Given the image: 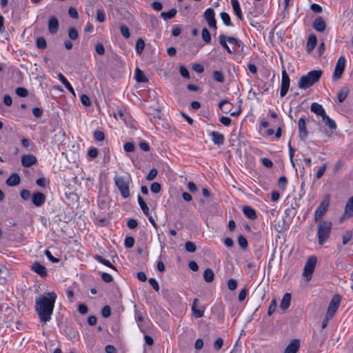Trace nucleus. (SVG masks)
<instances>
[{"instance_id": "nucleus-7", "label": "nucleus", "mask_w": 353, "mask_h": 353, "mask_svg": "<svg viewBox=\"0 0 353 353\" xmlns=\"http://www.w3.org/2000/svg\"><path fill=\"white\" fill-rule=\"evenodd\" d=\"M341 301V296L336 294L331 299L326 314L328 316H334L336 312Z\"/></svg>"}, {"instance_id": "nucleus-25", "label": "nucleus", "mask_w": 353, "mask_h": 353, "mask_svg": "<svg viewBox=\"0 0 353 353\" xmlns=\"http://www.w3.org/2000/svg\"><path fill=\"white\" fill-rule=\"evenodd\" d=\"M198 301V299H194L192 306V314L195 318L202 317L205 312L204 309L199 310L196 308Z\"/></svg>"}, {"instance_id": "nucleus-54", "label": "nucleus", "mask_w": 353, "mask_h": 353, "mask_svg": "<svg viewBox=\"0 0 353 353\" xmlns=\"http://www.w3.org/2000/svg\"><path fill=\"white\" fill-rule=\"evenodd\" d=\"M97 19L99 22H103L105 19V14L103 10H98L97 12Z\"/></svg>"}, {"instance_id": "nucleus-10", "label": "nucleus", "mask_w": 353, "mask_h": 353, "mask_svg": "<svg viewBox=\"0 0 353 353\" xmlns=\"http://www.w3.org/2000/svg\"><path fill=\"white\" fill-rule=\"evenodd\" d=\"M290 77L287 72L283 70L282 71V78H281V90H280V96L281 97H283L286 95L289 90L290 88Z\"/></svg>"}, {"instance_id": "nucleus-51", "label": "nucleus", "mask_w": 353, "mask_h": 353, "mask_svg": "<svg viewBox=\"0 0 353 353\" xmlns=\"http://www.w3.org/2000/svg\"><path fill=\"white\" fill-rule=\"evenodd\" d=\"M101 314L104 318H108L111 315V309L109 305H105L102 308Z\"/></svg>"}, {"instance_id": "nucleus-5", "label": "nucleus", "mask_w": 353, "mask_h": 353, "mask_svg": "<svg viewBox=\"0 0 353 353\" xmlns=\"http://www.w3.org/2000/svg\"><path fill=\"white\" fill-rule=\"evenodd\" d=\"M329 205H330V196L328 194H326L324 196L319 206L316 210V212L314 214V221L317 222L321 220V217L327 211Z\"/></svg>"}, {"instance_id": "nucleus-43", "label": "nucleus", "mask_w": 353, "mask_h": 353, "mask_svg": "<svg viewBox=\"0 0 353 353\" xmlns=\"http://www.w3.org/2000/svg\"><path fill=\"white\" fill-rule=\"evenodd\" d=\"M238 243H239V246L242 249L247 248L248 245L247 239L243 235L239 236V237H238Z\"/></svg>"}, {"instance_id": "nucleus-47", "label": "nucleus", "mask_w": 353, "mask_h": 353, "mask_svg": "<svg viewBox=\"0 0 353 353\" xmlns=\"http://www.w3.org/2000/svg\"><path fill=\"white\" fill-rule=\"evenodd\" d=\"M276 301L275 299H272L268 310V314L270 316L274 312L276 308Z\"/></svg>"}, {"instance_id": "nucleus-59", "label": "nucleus", "mask_w": 353, "mask_h": 353, "mask_svg": "<svg viewBox=\"0 0 353 353\" xmlns=\"http://www.w3.org/2000/svg\"><path fill=\"white\" fill-rule=\"evenodd\" d=\"M81 102L85 106H90L91 105V102H90V98L86 94H82L81 96Z\"/></svg>"}, {"instance_id": "nucleus-41", "label": "nucleus", "mask_w": 353, "mask_h": 353, "mask_svg": "<svg viewBox=\"0 0 353 353\" xmlns=\"http://www.w3.org/2000/svg\"><path fill=\"white\" fill-rule=\"evenodd\" d=\"M185 249L188 252H194L196 250V246L194 243L192 241H187L185 244Z\"/></svg>"}, {"instance_id": "nucleus-40", "label": "nucleus", "mask_w": 353, "mask_h": 353, "mask_svg": "<svg viewBox=\"0 0 353 353\" xmlns=\"http://www.w3.org/2000/svg\"><path fill=\"white\" fill-rule=\"evenodd\" d=\"M213 78L214 79L219 82V83H223L224 81V76L222 72L220 71H214L213 72Z\"/></svg>"}, {"instance_id": "nucleus-62", "label": "nucleus", "mask_w": 353, "mask_h": 353, "mask_svg": "<svg viewBox=\"0 0 353 353\" xmlns=\"http://www.w3.org/2000/svg\"><path fill=\"white\" fill-rule=\"evenodd\" d=\"M45 254L48 259V260L52 263H57L59 261V259L58 258L53 256L52 253L48 250L45 251Z\"/></svg>"}, {"instance_id": "nucleus-8", "label": "nucleus", "mask_w": 353, "mask_h": 353, "mask_svg": "<svg viewBox=\"0 0 353 353\" xmlns=\"http://www.w3.org/2000/svg\"><path fill=\"white\" fill-rule=\"evenodd\" d=\"M345 61V58L343 56H341L339 58L335 65L334 74L332 76L333 80L336 81L341 78L344 72Z\"/></svg>"}, {"instance_id": "nucleus-3", "label": "nucleus", "mask_w": 353, "mask_h": 353, "mask_svg": "<svg viewBox=\"0 0 353 353\" xmlns=\"http://www.w3.org/2000/svg\"><path fill=\"white\" fill-rule=\"evenodd\" d=\"M317 238L318 243L322 245L330 237L332 223L329 221L320 220L318 221Z\"/></svg>"}, {"instance_id": "nucleus-53", "label": "nucleus", "mask_w": 353, "mask_h": 353, "mask_svg": "<svg viewBox=\"0 0 353 353\" xmlns=\"http://www.w3.org/2000/svg\"><path fill=\"white\" fill-rule=\"evenodd\" d=\"M94 138L97 141H101L105 139L104 133L102 131L96 130L94 132Z\"/></svg>"}, {"instance_id": "nucleus-37", "label": "nucleus", "mask_w": 353, "mask_h": 353, "mask_svg": "<svg viewBox=\"0 0 353 353\" xmlns=\"http://www.w3.org/2000/svg\"><path fill=\"white\" fill-rule=\"evenodd\" d=\"M36 46L39 49H46L47 48V43L44 37H39L37 39Z\"/></svg>"}, {"instance_id": "nucleus-17", "label": "nucleus", "mask_w": 353, "mask_h": 353, "mask_svg": "<svg viewBox=\"0 0 353 353\" xmlns=\"http://www.w3.org/2000/svg\"><path fill=\"white\" fill-rule=\"evenodd\" d=\"M353 216V196H351L347 201L345 211L343 216V219H347Z\"/></svg>"}, {"instance_id": "nucleus-39", "label": "nucleus", "mask_w": 353, "mask_h": 353, "mask_svg": "<svg viewBox=\"0 0 353 353\" xmlns=\"http://www.w3.org/2000/svg\"><path fill=\"white\" fill-rule=\"evenodd\" d=\"M202 39L206 43H209L211 41L210 33L206 28L202 30Z\"/></svg>"}, {"instance_id": "nucleus-9", "label": "nucleus", "mask_w": 353, "mask_h": 353, "mask_svg": "<svg viewBox=\"0 0 353 353\" xmlns=\"http://www.w3.org/2000/svg\"><path fill=\"white\" fill-rule=\"evenodd\" d=\"M309 120L305 117H301L298 121L299 137L301 141H305L308 135L306 128V123Z\"/></svg>"}, {"instance_id": "nucleus-19", "label": "nucleus", "mask_w": 353, "mask_h": 353, "mask_svg": "<svg viewBox=\"0 0 353 353\" xmlns=\"http://www.w3.org/2000/svg\"><path fill=\"white\" fill-rule=\"evenodd\" d=\"M317 43V39L315 34H311L309 35L307 44L306 50L308 52H311L315 48Z\"/></svg>"}, {"instance_id": "nucleus-18", "label": "nucleus", "mask_w": 353, "mask_h": 353, "mask_svg": "<svg viewBox=\"0 0 353 353\" xmlns=\"http://www.w3.org/2000/svg\"><path fill=\"white\" fill-rule=\"evenodd\" d=\"M310 110L311 112H312L313 113L318 116H320L321 117H322L326 114L322 105L316 102H314L311 104Z\"/></svg>"}, {"instance_id": "nucleus-27", "label": "nucleus", "mask_w": 353, "mask_h": 353, "mask_svg": "<svg viewBox=\"0 0 353 353\" xmlns=\"http://www.w3.org/2000/svg\"><path fill=\"white\" fill-rule=\"evenodd\" d=\"M323 121L325 123V124L331 130H334L336 129V122L332 119L327 114H325L322 117Z\"/></svg>"}, {"instance_id": "nucleus-36", "label": "nucleus", "mask_w": 353, "mask_h": 353, "mask_svg": "<svg viewBox=\"0 0 353 353\" xmlns=\"http://www.w3.org/2000/svg\"><path fill=\"white\" fill-rule=\"evenodd\" d=\"M145 48V41L142 38H139L136 42V51L138 54H141Z\"/></svg>"}, {"instance_id": "nucleus-31", "label": "nucleus", "mask_w": 353, "mask_h": 353, "mask_svg": "<svg viewBox=\"0 0 353 353\" xmlns=\"http://www.w3.org/2000/svg\"><path fill=\"white\" fill-rule=\"evenodd\" d=\"M203 17L208 23L215 19V12L211 8H208L203 13Z\"/></svg>"}, {"instance_id": "nucleus-38", "label": "nucleus", "mask_w": 353, "mask_h": 353, "mask_svg": "<svg viewBox=\"0 0 353 353\" xmlns=\"http://www.w3.org/2000/svg\"><path fill=\"white\" fill-rule=\"evenodd\" d=\"M220 15H221V18L223 23L225 26H232V23L230 20V17L227 12H222Z\"/></svg>"}, {"instance_id": "nucleus-2", "label": "nucleus", "mask_w": 353, "mask_h": 353, "mask_svg": "<svg viewBox=\"0 0 353 353\" xmlns=\"http://www.w3.org/2000/svg\"><path fill=\"white\" fill-rule=\"evenodd\" d=\"M321 70H312L306 75L302 76L298 83V86L301 89H307L318 82L322 75Z\"/></svg>"}, {"instance_id": "nucleus-49", "label": "nucleus", "mask_w": 353, "mask_h": 353, "mask_svg": "<svg viewBox=\"0 0 353 353\" xmlns=\"http://www.w3.org/2000/svg\"><path fill=\"white\" fill-rule=\"evenodd\" d=\"M125 246L127 248H131L133 247L134 244V239L132 236H127L125 239Z\"/></svg>"}, {"instance_id": "nucleus-56", "label": "nucleus", "mask_w": 353, "mask_h": 353, "mask_svg": "<svg viewBox=\"0 0 353 353\" xmlns=\"http://www.w3.org/2000/svg\"><path fill=\"white\" fill-rule=\"evenodd\" d=\"M326 168H327V163H325L322 166H321L317 172H316V178L317 179H320L325 173V170H326Z\"/></svg>"}, {"instance_id": "nucleus-46", "label": "nucleus", "mask_w": 353, "mask_h": 353, "mask_svg": "<svg viewBox=\"0 0 353 353\" xmlns=\"http://www.w3.org/2000/svg\"><path fill=\"white\" fill-rule=\"evenodd\" d=\"M15 92L19 97H26L28 94L27 89L21 87L17 88L15 90Z\"/></svg>"}, {"instance_id": "nucleus-6", "label": "nucleus", "mask_w": 353, "mask_h": 353, "mask_svg": "<svg viewBox=\"0 0 353 353\" xmlns=\"http://www.w3.org/2000/svg\"><path fill=\"white\" fill-rule=\"evenodd\" d=\"M316 262V257L314 256H311L307 259L305 264L303 268V276L306 278L307 281H310L312 276Z\"/></svg>"}, {"instance_id": "nucleus-50", "label": "nucleus", "mask_w": 353, "mask_h": 353, "mask_svg": "<svg viewBox=\"0 0 353 353\" xmlns=\"http://www.w3.org/2000/svg\"><path fill=\"white\" fill-rule=\"evenodd\" d=\"M228 288L230 290H234L237 288V281L234 279H230L228 281Z\"/></svg>"}, {"instance_id": "nucleus-16", "label": "nucleus", "mask_w": 353, "mask_h": 353, "mask_svg": "<svg viewBox=\"0 0 353 353\" xmlns=\"http://www.w3.org/2000/svg\"><path fill=\"white\" fill-rule=\"evenodd\" d=\"M300 348V341L293 339L285 349L284 353H296Z\"/></svg>"}, {"instance_id": "nucleus-20", "label": "nucleus", "mask_w": 353, "mask_h": 353, "mask_svg": "<svg viewBox=\"0 0 353 353\" xmlns=\"http://www.w3.org/2000/svg\"><path fill=\"white\" fill-rule=\"evenodd\" d=\"M20 176L17 173L12 174L6 180V184L8 186L14 187L20 183Z\"/></svg>"}, {"instance_id": "nucleus-23", "label": "nucleus", "mask_w": 353, "mask_h": 353, "mask_svg": "<svg viewBox=\"0 0 353 353\" xmlns=\"http://www.w3.org/2000/svg\"><path fill=\"white\" fill-rule=\"evenodd\" d=\"M243 212L247 218L251 220H254L257 217L255 210L250 206H244L243 208Z\"/></svg>"}, {"instance_id": "nucleus-35", "label": "nucleus", "mask_w": 353, "mask_h": 353, "mask_svg": "<svg viewBox=\"0 0 353 353\" xmlns=\"http://www.w3.org/2000/svg\"><path fill=\"white\" fill-rule=\"evenodd\" d=\"M95 259L101 263L114 270H117L116 268L107 259H104L100 255H97L95 256Z\"/></svg>"}, {"instance_id": "nucleus-44", "label": "nucleus", "mask_w": 353, "mask_h": 353, "mask_svg": "<svg viewBox=\"0 0 353 353\" xmlns=\"http://www.w3.org/2000/svg\"><path fill=\"white\" fill-rule=\"evenodd\" d=\"M120 30L121 34L126 39H128L130 36V32L129 28L124 24L120 26Z\"/></svg>"}, {"instance_id": "nucleus-14", "label": "nucleus", "mask_w": 353, "mask_h": 353, "mask_svg": "<svg viewBox=\"0 0 353 353\" xmlns=\"http://www.w3.org/2000/svg\"><path fill=\"white\" fill-rule=\"evenodd\" d=\"M313 28L317 31L322 32L326 28V23L322 17H317L312 23Z\"/></svg>"}, {"instance_id": "nucleus-33", "label": "nucleus", "mask_w": 353, "mask_h": 353, "mask_svg": "<svg viewBox=\"0 0 353 353\" xmlns=\"http://www.w3.org/2000/svg\"><path fill=\"white\" fill-rule=\"evenodd\" d=\"M349 92V90L347 87H343L337 94L338 101L342 103L345 101Z\"/></svg>"}, {"instance_id": "nucleus-34", "label": "nucleus", "mask_w": 353, "mask_h": 353, "mask_svg": "<svg viewBox=\"0 0 353 353\" xmlns=\"http://www.w3.org/2000/svg\"><path fill=\"white\" fill-rule=\"evenodd\" d=\"M227 40H226V36L224 35V34H221L219 36V43L221 45V46L225 48L226 50V51L229 53V54H232V50H230V47L228 46V45L226 43Z\"/></svg>"}, {"instance_id": "nucleus-22", "label": "nucleus", "mask_w": 353, "mask_h": 353, "mask_svg": "<svg viewBox=\"0 0 353 353\" xmlns=\"http://www.w3.org/2000/svg\"><path fill=\"white\" fill-rule=\"evenodd\" d=\"M290 302H291V294L290 293H285L283 295L282 300L281 301L280 308L283 311L286 310L290 307Z\"/></svg>"}, {"instance_id": "nucleus-11", "label": "nucleus", "mask_w": 353, "mask_h": 353, "mask_svg": "<svg viewBox=\"0 0 353 353\" xmlns=\"http://www.w3.org/2000/svg\"><path fill=\"white\" fill-rule=\"evenodd\" d=\"M30 269L39 274L41 278H46L48 276L46 268L38 261H35L30 266Z\"/></svg>"}, {"instance_id": "nucleus-55", "label": "nucleus", "mask_w": 353, "mask_h": 353, "mask_svg": "<svg viewBox=\"0 0 353 353\" xmlns=\"http://www.w3.org/2000/svg\"><path fill=\"white\" fill-rule=\"evenodd\" d=\"M228 100H225V99H223V100H221L219 103V108L221 109V111H223L224 113L227 114L228 112H230V108H228V107H225V108L224 109L223 108V105H225L226 103H228Z\"/></svg>"}, {"instance_id": "nucleus-4", "label": "nucleus", "mask_w": 353, "mask_h": 353, "mask_svg": "<svg viewBox=\"0 0 353 353\" xmlns=\"http://www.w3.org/2000/svg\"><path fill=\"white\" fill-rule=\"evenodd\" d=\"M130 179L125 176H115L114 183L116 186L118 188L121 196L124 198H128L130 196Z\"/></svg>"}, {"instance_id": "nucleus-57", "label": "nucleus", "mask_w": 353, "mask_h": 353, "mask_svg": "<svg viewBox=\"0 0 353 353\" xmlns=\"http://www.w3.org/2000/svg\"><path fill=\"white\" fill-rule=\"evenodd\" d=\"M157 170L155 168H152L150 170L148 176H146V179L148 181H152L157 175Z\"/></svg>"}, {"instance_id": "nucleus-12", "label": "nucleus", "mask_w": 353, "mask_h": 353, "mask_svg": "<svg viewBox=\"0 0 353 353\" xmlns=\"http://www.w3.org/2000/svg\"><path fill=\"white\" fill-rule=\"evenodd\" d=\"M32 202L36 207H41L46 201V196L40 192H34L32 196Z\"/></svg>"}, {"instance_id": "nucleus-42", "label": "nucleus", "mask_w": 353, "mask_h": 353, "mask_svg": "<svg viewBox=\"0 0 353 353\" xmlns=\"http://www.w3.org/2000/svg\"><path fill=\"white\" fill-rule=\"evenodd\" d=\"M68 36H69L70 39L72 40L77 39L79 37V33H78L77 30L74 27L70 28L68 30Z\"/></svg>"}, {"instance_id": "nucleus-32", "label": "nucleus", "mask_w": 353, "mask_h": 353, "mask_svg": "<svg viewBox=\"0 0 353 353\" xmlns=\"http://www.w3.org/2000/svg\"><path fill=\"white\" fill-rule=\"evenodd\" d=\"M137 199H138V203H139L143 212L144 213V214L145 216H148L149 213H150V210H149V208L148 207L147 204L145 203L143 198L140 195H138Z\"/></svg>"}, {"instance_id": "nucleus-45", "label": "nucleus", "mask_w": 353, "mask_h": 353, "mask_svg": "<svg viewBox=\"0 0 353 353\" xmlns=\"http://www.w3.org/2000/svg\"><path fill=\"white\" fill-rule=\"evenodd\" d=\"M226 40L227 41H228L230 43H233V44H235L238 47H241L243 48V43L238 40L237 39L233 37H226Z\"/></svg>"}, {"instance_id": "nucleus-26", "label": "nucleus", "mask_w": 353, "mask_h": 353, "mask_svg": "<svg viewBox=\"0 0 353 353\" xmlns=\"http://www.w3.org/2000/svg\"><path fill=\"white\" fill-rule=\"evenodd\" d=\"M232 6L234 14L240 19H243L241 9L238 0H231Z\"/></svg>"}, {"instance_id": "nucleus-48", "label": "nucleus", "mask_w": 353, "mask_h": 353, "mask_svg": "<svg viewBox=\"0 0 353 353\" xmlns=\"http://www.w3.org/2000/svg\"><path fill=\"white\" fill-rule=\"evenodd\" d=\"M161 184L157 182H154L150 185V190L153 193H159L161 191Z\"/></svg>"}, {"instance_id": "nucleus-28", "label": "nucleus", "mask_w": 353, "mask_h": 353, "mask_svg": "<svg viewBox=\"0 0 353 353\" xmlns=\"http://www.w3.org/2000/svg\"><path fill=\"white\" fill-rule=\"evenodd\" d=\"M134 79L139 83H145L148 81V79L145 76L143 72L138 68L135 70Z\"/></svg>"}, {"instance_id": "nucleus-13", "label": "nucleus", "mask_w": 353, "mask_h": 353, "mask_svg": "<svg viewBox=\"0 0 353 353\" xmlns=\"http://www.w3.org/2000/svg\"><path fill=\"white\" fill-rule=\"evenodd\" d=\"M23 166L28 168L37 162V158L33 154H23L21 159Z\"/></svg>"}, {"instance_id": "nucleus-60", "label": "nucleus", "mask_w": 353, "mask_h": 353, "mask_svg": "<svg viewBox=\"0 0 353 353\" xmlns=\"http://www.w3.org/2000/svg\"><path fill=\"white\" fill-rule=\"evenodd\" d=\"M20 196L23 200H28L31 196L30 192L28 190L23 189L20 192Z\"/></svg>"}, {"instance_id": "nucleus-29", "label": "nucleus", "mask_w": 353, "mask_h": 353, "mask_svg": "<svg viewBox=\"0 0 353 353\" xmlns=\"http://www.w3.org/2000/svg\"><path fill=\"white\" fill-rule=\"evenodd\" d=\"M177 13V10L176 8H172L168 12H162L161 13V17L165 20L168 21L174 18Z\"/></svg>"}, {"instance_id": "nucleus-15", "label": "nucleus", "mask_w": 353, "mask_h": 353, "mask_svg": "<svg viewBox=\"0 0 353 353\" xmlns=\"http://www.w3.org/2000/svg\"><path fill=\"white\" fill-rule=\"evenodd\" d=\"M59 21L55 16H51L48 23V30L50 34H55L59 30Z\"/></svg>"}, {"instance_id": "nucleus-30", "label": "nucleus", "mask_w": 353, "mask_h": 353, "mask_svg": "<svg viewBox=\"0 0 353 353\" xmlns=\"http://www.w3.org/2000/svg\"><path fill=\"white\" fill-rule=\"evenodd\" d=\"M203 279L207 283L212 282L214 279L213 270L210 268H207L203 272Z\"/></svg>"}, {"instance_id": "nucleus-61", "label": "nucleus", "mask_w": 353, "mask_h": 353, "mask_svg": "<svg viewBox=\"0 0 353 353\" xmlns=\"http://www.w3.org/2000/svg\"><path fill=\"white\" fill-rule=\"evenodd\" d=\"M68 14L73 19H78L79 14L77 9L74 7H70L68 9Z\"/></svg>"}, {"instance_id": "nucleus-63", "label": "nucleus", "mask_w": 353, "mask_h": 353, "mask_svg": "<svg viewBox=\"0 0 353 353\" xmlns=\"http://www.w3.org/2000/svg\"><path fill=\"white\" fill-rule=\"evenodd\" d=\"M261 163L263 166L268 168H271L273 167V163L270 159L263 158L261 159Z\"/></svg>"}, {"instance_id": "nucleus-52", "label": "nucleus", "mask_w": 353, "mask_h": 353, "mask_svg": "<svg viewBox=\"0 0 353 353\" xmlns=\"http://www.w3.org/2000/svg\"><path fill=\"white\" fill-rule=\"evenodd\" d=\"M181 75L185 79H190V74L187 68L184 65H181L179 68Z\"/></svg>"}, {"instance_id": "nucleus-24", "label": "nucleus", "mask_w": 353, "mask_h": 353, "mask_svg": "<svg viewBox=\"0 0 353 353\" xmlns=\"http://www.w3.org/2000/svg\"><path fill=\"white\" fill-rule=\"evenodd\" d=\"M58 79L70 93H72L73 95H75L74 90L62 73L59 72L58 74Z\"/></svg>"}, {"instance_id": "nucleus-21", "label": "nucleus", "mask_w": 353, "mask_h": 353, "mask_svg": "<svg viewBox=\"0 0 353 353\" xmlns=\"http://www.w3.org/2000/svg\"><path fill=\"white\" fill-rule=\"evenodd\" d=\"M212 139L215 145H223L224 143V136L218 132L213 131L211 132Z\"/></svg>"}, {"instance_id": "nucleus-58", "label": "nucleus", "mask_w": 353, "mask_h": 353, "mask_svg": "<svg viewBox=\"0 0 353 353\" xmlns=\"http://www.w3.org/2000/svg\"><path fill=\"white\" fill-rule=\"evenodd\" d=\"M148 282L156 292H158L159 291L160 288L158 282L155 279L150 278L149 279Z\"/></svg>"}, {"instance_id": "nucleus-1", "label": "nucleus", "mask_w": 353, "mask_h": 353, "mask_svg": "<svg viewBox=\"0 0 353 353\" xmlns=\"http://www.w3.org/2000/svg\"><path fill=\"white\" fill-rule=\"evenodd\" d=\"M57 298V294L54 292H45L36 298L35 311L41 323H46L51 319Z\"/></svg>"}, {"instance_id": "nucleus-64", "label": "nucleus", "mask_w": 353, "mask_h": 353, "mask_svg": "<svg viewBox=\"0 0 353 353\" xmlns=\"http://www.w3.org/2000/svg\"><path fill=\"white\" fill-rule=\"evenodd\" d=\"M288 181L285 176H283L279 179L278 185L282 189H285L287 185Z\"/></svg>"}]
</instances>
